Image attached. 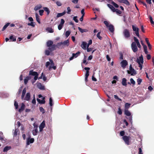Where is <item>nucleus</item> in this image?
Masks as SVG:
<instances>
[{"mask_svg":"<svg viewBox=\"0 0 154 154\" xmlns=\"http://www.w3.org/2000/svg\"><path fill=\"white\" fill-rule=\"evenodd\" d=\"M29 75H33L34 76V81H32V84L34 82H35L36 80L38 78V73L36 72H34L33 71V70H30L29 72Z\"/></svg>","mask_w":154,"mask_h":154,"instance_id":"obj_1","label":"nucleus"},{"mask_svg":"<svg viewBox=\"0 0 154 154\" xmlns=\"http://www.w3.org/2000/svg\"><path fill=\"white\" fill-rule=\"evenodd\" d=\"M137 62L139 65V67H140V69H142V64L143 63V56L141 54L139 57V59H137Z\"/></svg>","mask_w":154,"mask_h":154,"instance_id":"obj_2","label":"nucleus"},{"mask_svg":"<svg viewBox=\"0 0 154 154\" xmlns=\"http://www.w3.org/2000/svg\"><path fill=\"white\" fill-rule=\"evenodd\" d=\"M130 137L126 135L122 137V139L124 141L125 143L127 145H129L130 144L129 140Z\"/></svg>","mask_w":154,"mask_h":154,"instance_id":"obj_3","label":"nucleus"},{"mask_svg":"<svg viewBox=\"0 0 154 154\" xmlns=\"http://www.w3.org/2000/svg\"><path fill=\"white\" fill-rule=\"evenodd\" d=\"M123 34L125 38H128L130 36V34L129 30L127 29H125L123 32Z\"/></svg>","mask_w":154,"mask_h":154,"instance_id":"obj_4","label":"nucleus"},{"mask_svg":"<svg viewBox=\"0 0 154 154\" xmlns=\"http://www.w3.org/2000/svg\"><path fill=\"white\" fill-rule=\"evenodd\" d=\"M132 28L133 29V31L135 32V35L139 37L140 35L139 33V29L136 25H132Z\"/></svg>","mask_w":154,"mask_h":154,"instance_id":"obj_5","label":"nucleus"},{"mask_svg":"<svg viewBox=\"0 0 154 154\" xmlns=\"http://www.w3.org/2000/svg\"><path fill=\"white\" fill-rule=\"evenodd\" d=\"M130 71H127V72L129 74H130L131 75H134L136 74V71L135 69L133 68L132 66L131 65H130L129 67Z\"/></svg>","mask_w":154,"mask_h":154,"instance_id":"obj_6","label":"nucleus"},{"mask_svg":"<svg viewBox=\"0 0 154 154\" xmlns=\"http://www.w3.org/2000/svg\"><path fill=\"white\" fill-rule=\"evenodd\" d=\"M131 47L134 53H136L138 51V48L135 42H133L131 45Z\"/></svg>","mask_w":154,"mask_h":154,"instance_id":"obj_7","label":"nucleus"},{"mask_svg":"<svg viewBox=\"0 0 154 154\" xmlns=\"http://www.w3.org/2000/svg\"><path fill=\"white\" fill-rule=\"evenodd\" d=\"M34 141V139L33 138H31L30 136H29L26 139V145H29L30 143H32Z\"/></svg>","mask_w":154,"mask_h":154,"instance_id":"obj_8","label":"nucleus"},{"mask_svg":"<svg viewBox=\"0 0 154 154\" xmlns=\"http://www.w3.org/2000/svg\"><path fill=\"white\" fill-rule=\"evenodd\" d=\"M121 66L123 69H125L126 66L128 65V63L126 60H123L120 63Z\"/></svg>","mask_w":154,"mask_h":154,"instance_id":"obj_9","label":"nucleus"},{"mask_svg":"<svg viewBox=\"0 0 154 154\" xmlns=\"http://www.w3.org/2000/svg\"><path fill=\"white\" fill-rule=\"evenodd\" d=\"M80 51H78L77 52L75 53H73L72 54V56L69 59V60H72L74 57L76 58L80 54Z\"/></svg>","mask_w":154,"mask_h":154,"instance_id":"obj_10","label":"nucleus"},{"mask_svg":"<svg viewBox=\"0 0 154 154\" xmlns=\"http://www.w3.org/2000/svg\"><path fill=\"white\" fill-rule=\"evenodd\" d=\"M38 98H41L42 97H38ZM43 98H42V100H40V99H37V101L40 104H45V97H42Z\"/></svg>","mask_w":154,"mask_h":154,"instance_id":"obj_11","label":"nucleus"},{"mask_svg":"<svg viewBox=\"0 0 154 154\" xmlns=\"http://www.w3.org/2000/svg\"><path fill=\"white\" fill-rule=\"evenodd\" d=\"M118 1L119 2L123 3L127 5H130V3L128 0H118Z\"/></svg>","mask_w":154,"mask_h":154,"instance_id":"obj_12","label":"nucleus"},{"mask_svg":"<svg viewBox=\"0 0 154 154\" xmlns=\"http://www.w3.org/2000/svg\"><path fill=\"white\" fill-rule=\"evenodd\" d=\"M108 28L109 30L111 32H113L114 31V28L112 24H110Z\"/></svg>","mask_w":154,"mask_h":154,"instance_id":"obj_13","label":"nucleus"},{"mask_svg":"<svg viewBox=\"0 0 154 154\" xmlns=\"http://www.w3.org/2000/svg\"><path fill=\"white\" fill-rule=\"evenodd\" d=\"M31 78V76H26L24 79V84L25 85L26 84L29 80Z\"/></svg>","mask_w":154,"mask_h":154,"instance_id":"obj_14","label":"nucleus"},{"mask_svg":"<svg viewBox=\"0 0 154 154\" xmlns=\"http://www.w3.org/2000/svg\"><path fill=\"white\" fill-rule=\"evenodd\" d=\"M57 46L55 44H52L50 48H48V49L51 51H52L56 49Z\"/></svg>","mask_w":154,"mask_h":154,"instance_id":"obj_15","label":"nucleus"},{"mask_svg":"<svg viewBox=\"0 0 154 154\" xmlns=\"http://www.w3.org/2000/svg\"><path fill=\"white\" fill-rule=\"evenodd\" d=\"M62 45H64L65 46H66V47L68 46L69 45V40H67L63 42H62Z\"/></svg>","mask_w":154,"mask_h":154,"instance_id":"obj_16","label":"nucleus"},{"mask_svg":"<svg viewBox=\"0 0 154 154\" xmlns=\"http://www.w3.org/2000/svg\"><path fill=\"white\" fill-rule=\"evenodd\" d=\"M53 44V42L51 40H49L46 42L47 46L49 47V48H50Z\"/></svg>","mask_w":154,"mask_h":154,"instance_id":"obj_17","label":"nucleus"},{"mask_svg":"<svg viewBox=\"0 0 154 154\" xmlns=\"http://www.w3.org/2000/svg\"><path fill=\"white\" fill-rule=\"evenodd\" d=\"M25 104L23 103H22L21 108H20L19 109H18V112H19L20 113L21 112L23 111L25 109Z\"/></svg>","mask_w":154,"mask_h":154,"instance_id":"obj_18","label":"nucleus"},{"mask_svg":"<svg viewBox=\"0 0 154 154\" xmlns=\"http://www.w3.org/2000/svg\"><path fill=\"white\" fill-rule=\"evenodd\" d=\"M122 85L126 86L127 85V79L125 78H123L122 79Z\"/></svg>","mask_w":154,"mask_h":154,"instance_id":"obj_19","label":"nucleus"},{"mask_svg":"<svg viewBox=\"0 0 154 154\" xmlns=\"http://www.w3.org/2000/svg\"><path fill=\"white\" fill-rule=\"evenodd\" d=\"M87 44L86 42H83L81 45V47L84 50H86Z\"/></svg>","mask_w":154,"mask_h":154,"instance_id":"obj_20","label":"nucleus"},{"mask_svg":"<svg viewBox=\"0 0 154 154\" xmlns=\"http://www.w3.org/2000/svg\"><path fill=\"white\" fill-rule=\"evenodd\" d=\"M78 28L80 32L81 33L87 32L88 31V29H83L81 28L80 27H78Z\"/></svg>","mask_w":154,"mask_h":154,"instance_id":"obj_21","label":"nucleus"},{"mask_svg":"<svg viewBox=\"0 0 154 154\" xmlns=\"http://www.w3.org/2000/svg\"><path fill=\"white\" fill-rule=\"evenodd\" d=\"M11 148V146H5L4 148L3 151L4 152H7L9 150H10Z\"/></svg>","mask_w":154,"mask_h":154,"instance_id":"obj_22","label":"nucleus"},{"mask_svg":"<svg viewBox=\"0 0 154 154\" xmlns=\"http://www.w3.org/2000/svg\"><path fill=\"white\" fill-rule=\"evenodd\" d=\"M107 6L110 9H111V10L113 12H115V8L114 7H113V5L109 4H108Z\"/></svg>","mask_w":154,"mask_h":154,"instance_id":"obj_23","label":"nucleus"},{"mask_svg":"<svg viewBox=\"0 0 154 154\" xmlns=\"http://www.w3.org/2000/svg\"><path fill=\"white\" fill-rule=\"evenodd\" d=\"M124 112L126 116H131V113L128 109H125Z\"/></svg>","mask_w":154,"mask_h":154,"instance_id":"obj_24","label":"nucleus"},{"mask_svg":"<svg viewBox=\"0 0 154 154\" xmlns=\"http://www.w3.org/2000/svg\"><path fill=\"white\" fill-rule=\"evenodd\" d=\"M66 13V12L65 11H63V13H58L57 15V17L58 18V17H60L61 16H63Z\"/></svg>","mask_w":154,"mask_h":154,"instance_id":"obj_25","label":"nucleus"},{"mask_svg":"<svg viewBox=\"0 0 154 154\" xmlns=\"http://www.w3.org/2000/svg\"><path fill=\"white\" fill-rule=\"evenodd\" d=\"M39 16L37 13L35 14V17H36V19L37 21L38 22V23L39 24L41 23V22L40 21V20L39 17Z\"/></svg>","mask_w":154,"mask_h":154,"instance_id":"obj_26","label":"nucleus"},{"mask_svg":"<svg viewBox=\"0 0 154 154\" xmlns=\"http://www.w3.org/2000/svg\"><path fill=\"white\" fill-rule=\"evenodd\" d=\"M42 6L41 5L39 4L38 5H36L35 8H34V10L35 11L38 10L39 9H40L41 8Z\"/></svg>","mask_w":154,"mask_h":154,"instance_id":"obj_27","label":"nucleus"},{"mask_svg":"<svg viewBox=\"0 0 154 154\" xmlns=\"http://www.w3.org/2000/svg\"><path fill=\"white\" fill-rule=\"evenodd\" d=\"M9 39L11 40H12L13 41L15 42L16 41V37L15 36L12 35L10 36Z\"/></svg>","mask_w":154,"mask_h":154,"instance_id":"obj_28","label":"nucleus"},{"mask_svg":"<svg viewBox=\"0 0 154 154\" xmlns=\"http://www.w3.org/2000/svg\"><path fill=\"white\" fill-rule=\"evenodd\" d=\"M0 96H9V94L4 92H2L0 93Z\"/></svg>","mask_w":154,"mask_h":154,"instance_id":"obj_29","label":"nucleus"},{"mask_svg":"<svg viewBox=\"0 0 154 154\" xmlns=\"http://www.w3.org/2000/svg\"><path fill=\"white\" fill-rule=\"evenodd\" d=\"M38 87L41 90H44L45 89V87L44 85H42L41 83L38 85Z\"/></svg>","mask_w":154,"mask_h":154,"instance_id":"obj_30","label":"nucleus"},{"mask_svg":"<svg viewBox=\"0 0 154 154\" xmlns=\"http://www.w3.org/2000/svg\"><path fill=\"white\" fill-rule=\"evenodd\" d=\"M45 126V122L43 121L42 122L40 125L39 128H44Z\"/></svg>","mask_w":154,"mask_h":154,"instance_id":"obj_31","label":"nucleus"},{"mask_svg":"<svg viewBox=\"0 0 154 154\" xmlns=\"http://www.w3.org/2000/svg\"><path fill=\"white\" fill-rule=\"evenodd\" d=\"M38 129L36 128L35 130L32 131V134L33 135L36 136L38 134Z\"/></svg>","mask_w":154,"mask_h":154,"instance_id":"obj_32","label":"nucleus"},{"mask_svg":"<svg viewBox=\"0 0 154 154\" xmlns=\"http://www.w3.org/2000/svg\"><path fill=\"white\" fill-rule=\"evenodd\" d=\"M10 23H8L6 24L3 27V28L2 29V31H4V30H5L6 28L9 25H10Z\"/></svg>","mask_w":154,"mask_h":154,"instance_id":"obj_33","label":"nucleus"},{"mask_svg":"<svg viewBox=\"0 0 154 154\" xmlns=\"http://www.w3.org/2000/svg\"><path fill=\"white\" fill-rule=\"evenodd\" d=\"M131 105V104L128 103H126L125 105V109H128L130 107Z\"/></svg>","mask_w":154,"mask_h":154,"instance_id":"obj_34","label":"nucleus"},{"mask_svg":"<svg viewBox=\"0 0 154 154\" xmlns=\"http://www.w3.org/2000/svg\"><path fill=\"white\" fill-rule=\"evenodd\" d=\"M44 10L45 11H46L47 12V14L48 15L49 14H50V11H49V9L47 7H44L43 8Z\"/></svg>","mask_w":154,"mask_h":154,"instance_id":"obj_35","label":"nucleus"},{"mask_svg":"<svg viewBox=\"0 0 154 154\" xmlns=\"http://www.w3.org/2000/svg\"><path fill=\"white\" fill-rule=\"evenodd\" d=\"M26 88H24L22 92L21 96H25V94L26 92Z\"/></svg>","mask_w":154,"mask_h":154,"instance_id":"obj_36","label":"nucleus"},{"mask_svg":"<svg viewBox=\"0 0 154 154\" xmlns=\"http://www.w3.org/2000/svg\"><path fill=\"white\" fill-rule=\"evenodd\" d=\"M115 11L117 14L120 15L122 14V11L118 9H116L115 8Z\"/></svg>","mask_w":154,"mask_h":154,"instance_id":"obj_37","label":"nucleus"},{"mask_svg":"<svg viewBox=\"0 0 154 154\" xmlns=\"http://www.w3.org/2000/svg\"><path fill=\"white\" fill-rule=\"evenodd\" d=\"M46 30H48L49 32L50 33H53L54 32V30L51 28H47Z\"/></svg>","mask_w":154,"mask_h":154,"instance_id":"obj_38","label":"nucleus"},{"mask_svg":"<svg viewBox=\"0 0 154 154\" xmlns=\"http://www.w3.org/2000/svg\"><path fill=\"white\" fill-rule=\"evenodd\" d=\"M39 110L40 112L42 113H45V110L44 109L42 108V107H40L39 108Z\"/></svg>","mask_w":154,"mask_h":154,"instance_id":"obj_39","label":"nucleus"},{"mask_svg":"<svg viewBox=\"0 0 154 154\" xmlns=\"http://www.w3.org/2000/svg\"><path fill=\"white\" fill-rule=\"evenodd\" d=\"M27 25L28 26H31L33 27H34L35 26V24L33 22H30V23H27Z\"/></svg>","mask_w":154,"mask_h":154,"instance_id":"obj_40","label":"nucleus"},{"mask_svg":"<svg viewBox=\"0 0 154 154\" xmlns=\"http://www.w3.org/2000/svg\"><path fill=\"white\" fill-rule=\"evenodd\" d=\"M100 32H99L97 34V37L99 38L100 40H101V39H102L103 38V37H101V36H100Z\"/></svg>","mask_w":154,"mask_h":154,"instance_id":"obj_41","label":"nucleus"},{"mask_svg":"<svg viewBox=\"0 0 154 154\" xmlns=\"http://www.w3.org/2000/svg\"><path fill=\"white\" fill-rule=\"evenodd\" d=\"M49 105L51 106H53V100L52 99L51 97H50L49 98Z\"/></svg>","mask_w":154,"mask_h":154,"instance_id":"obj_42","label":"nucleus"},{"mask_svg":"<svg viewBox=\"0 0 154 154\" xmlns=\"http://www.w3.org/2000/svg\"><path fill=\"white\" fill-rule=\"evenodd\" d=\"M138 2H140L141 4H143L145 6L146 8H147V5L146 4V3L144 2L141 1L140 0H138Z\"/></svg>","mask_w":154,"mask_h":154,"instance_id":"obj_43","label":"nucleus"},{"mask_svg":"<svg viewBox=\"0 0 154 154\" xmlns=\"http://www.w3.org/2000/svg\"><path fill=\"white\" fill-rule=\"evenodd\" d=\"M111 4L113 5L114 7L116 8H118L119 7V5L118 4L114 2L113 1L112 2H111Z\"/></svg>","mask_w":154,"mask_h":154,"instance_id":"obj_44","label":"nucleus"},{"mask_svg":"<svg viewBox=\"0 0 154 154\" xmlns=\"http://www.w3.org/2000/svg\"><path fill=\"white\" fill-rule=\"evenodd\" d=\"M70 31H66L65 33V35H66V38H67L69 36V35L70 34Z\"/></svg>","mask_w":154,"mask_h":154,"instance_id":"obj_45","label":"nucleus"},{"mask_svg":"<svg viewBox=\"0 0 154 154\" xmlns=\"http://www.w3.org/2000/svg\"><path fill=\"white\" fill-rule=\"evenodd\" d=\"M18 131V129H16L15 130L14 132V136H16L17 134V133Z\"/></svg>","mask_w":154,"mask_h":154,"instance_id":"obj_46","label":"nucleus"},{"mask_svg":"<svg viewBox=\"0 0 154 154\" xmlns=\"http://www.w3.org/2000/svg\"><path fill=\"white\" fill-rule=\"evenodd\" d=\"M130 82L133 85H135V82L133 78H131L130 79Z\"/></svg>","mask_w":154,"mask_h":154,"instance_id":"obj_47","label":"nucleus"},{"mask_svg":"<svg viewBox=\"0 0 154 154\" xmlns=\"http://www.w3.org/2000/svg\"><path fill=\"white\" fill-rule=\"evenodd\" d=\"M134 40V42H135L136 44L138 43L139 42V40L136 37H134L133 38Z\"/></svg>","mask_w":154,"mask_h":154,"instance_id":"obj_48","label":"nucleus"},{"mask_svg":"<svg viewBox=\"0 0 154 154\" xmlns=\"http://www.w3.org/2000/svg\"><path fill=\"white\" fill-rule=\"evenodd\" d=\"M117 113L119 115L122 114V112L120 107H119L118 109V112H117Z\"/></svg>","mask_w":154,"mask_h":154,"instance_id":"obj_49","label":"nucleus"},{"mask_svg":"<svg viewBox=\"0 0 154 154\" xmlns=\"http://www.w3.org/2000/svg\"><path fill=\"white\" fill-rule=\"evenodd\" d=\"M149 19H150V23L154 25V22H153V21L152 20V17L150 16Z\"/></svg>","mask_w":154,"mask_h":154,"instance_id":"obj_50","label":"nucleus"},{"mask_svg":"<svg viewBox=\"0 0 154 154\" xmlns=\"http://www.w3.org/2000/svg\"><path fill=\"white\" fill-rule=\"evenodd\" d=\"M138 84V85H140L141 83V82L142 81V79H140L139 78H138L137 79V80Z\"/></svg>","mask_w":154,"mask_h":154,"instance_id":"obj_51","label":"nucleus"},{"mask_svg":"<svg viewBox=\"0 0 154 154\" xmlns=\"http://www.w3.org/2000/svg\"><path fill=\"white\" fill-rule=\"evenodd\" d=\"M67 13L69 14H70V12L71 11V10L70 9V7H68L67 8Z\"/></svg>","mask_w":154,"mask_h":154,"instance_id":"obj_52","label":"nucleus"},{"mask_svg":"<svg viewBox=\"0 0 154 154\" xmlns=\"http://www.w3.org/2000/svg\"><path fill=\"white\" fill-rule=\"evenodd\" d=\"M39 12L40 14V15L41 16H42L43 14V13L44 12V10H41L39 11Z\"/></svg>","mask_w":154,"mask_h":154,"instance_id":"obj_53","label":"nucleus"},{"mask_svg":"<svg viewBox=\"0 0 154 154\" xmlns=\"http://www.w3.org/2000/svg\"><path fill=\"white\" fill-rule=\"evenodd\" d=\"M56 3L58 6H60L62 5L60 1H57L56 2Z\"/></svg>","mask_w":154,"mask_h":154,"instance_id":"obj_54","label":"nucleus"},{"mask_svg":"<svg viewBox=\"0 0 154 154\" xmlns=\"http://www.w3.org/2000/svg\"><path fill=\"white\" fill-rule=\"evenodd\" d=\"M51 68H53L54 69H56V67L55 66H50L49 67V69L50 70L51 69Z\"/></svg>","mask_w":154,"mask_h":154,"instance_id":"obj_55","label":"nucleus"},{"mask_svg":"<svg viewBox=\"0 0 154 154\" xmlns=\"http://www.w3.org/2000/svg\"><path fill=\"white\" fill-rule=\"evenodd\" d=\"M77 16H75L73 17V20L75 21L76 23H78L79 21L77 19Z\"/></svg>","mask_w":154,"mask_h":154,"instance_id":"obj_56","label":"nucleus"},{"mask_svg":"<svg viewBox=\"0 0 154 154\" xmlns=\"http://www.w3.org/2000/svg\"><path fill=\"white\" fill-rule=\"evenodd\" d=\"M14 106L15 107V108L16 109H17L18 108V104L17 102L16 101L14 102Z\"/></svg>","mask_w":154,"mask_h":154,"instance_id":"obj_57","label":"nucleus"},{"mask_svg":"<svg viewBox=\"0 0 154 154\" xmlns=\"http://www.w3.org/2000/svg\"><path fill=\"white\" fill-rule=\"evenodd\" d=\"M120 135L121 136H124L125 135V131H122L120 132Z\"/></svg>","mask_w":154,"mask_h":154,"instance_id":"obj_58","label":"nucleus"},{"mask_svg":"<svg viewBox=\"0 0 154 154\" xmlns=\"http://www.w3.org/2000/svg\"><path fill=\"white\" fill-rule=\"evenodd\" d=\"M104 24L106 26L108 27L109 26V23L108 22V21H104Z\"/></svg>","mask_w":154,"mask_h":154,"instance_id":"obj_59","label":"nucleus"},{"mask_svg":"<svg viewBox=\"0 0 154 154\" xmlns=\"http://www.w3.org/2000/svg\"><path fill=\"white\" fill-rule=\"evenodd\" d=\"M65 22V21H64V20L63 19H61V20H60V24L63 25V24Z\"/></svg>","mask_w":154,"mask_h":154,"instance_id":"obj_60","label":"nucleus"},{"mask_svg":"<svg viewBox=\"0 0 154 154\" xmlns=\"http://www.w3.org/2000/svg\"><path fill=\"white\" fill-rule=\"evenodd\" d=\"M63 26L61 25L60 24L58 26V29L60 30L62 28Z\"/></svg>","mask_w":154,"mask_h":154,"instance_id":"obj_61","label":"nucleus"},{"mask_svg":"<svg viewBox=\"0 0 154 154\" xmlns=\"http://www.w3.org/2000/svg\"><path fill=\"white\" fill-rule=\"evenodd\" d=\"M23 88V87L21 86L19 88V91H18V94H20V93H21Z\"/></svg>","mask_w":154,"mask_h":154,"instance_id":"obj_62","label":"nucleus"},{"mask_svg":"<svg viewBox=\"0 0 154 154\" xmlns=\"http://www.w3.org/2000/svg\"><path fill=\"white\" fill-rule=\"evenodd\" d=\"M50 51L49 50H46L45 51V54L47 56H48L50 54Z\"/></svg>","mask_w":154,"mask_h":154,"instance_id":"obj_63","label":"nucleus"},{"mask_svg":"<svg viewBox=\"0 0 154 154\" xmlns=\"http://www.w3.org/2000/svg\"><path fill=\"white\" fill-rule=\"evenodd\" d=\"M138 154H143L142 149H141V148H139Z\"/></svg>","mask_w":154,"mask_h":154,"instance_id":"obj_64","label":"nucleus"}]
</instances>
